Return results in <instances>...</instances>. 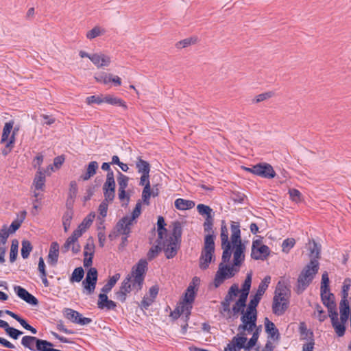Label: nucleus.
Segmentation results:
<instances>
[{"label": "nucleus", "mask_w": 351, "mask_h": 351, "mask_svg": "<svg viewBox=\"0 0 351 351\" xmlns=\"http://www.w3.org/2000/svg\"><path fill=\"white\" fill-rule=\"evenodd\" d=\"M319 262L317 259H311L301 271L298 280L295 292L301 294L312 282L319 270Z\"/></svg>", "instance_id": "obj_1"}, {"label": "nucleus", "mask_w": 351, "mask_h": 351, "mask_svg": "<svg viewBox=\"0 0 351 351\" xmlns=\"http://www.w3.org/2000/svg\"><path fill=\"white\" fill-rule=\"evenodd\" d=\"M247 332H238L237 335L232 337L231 341L228 343L224 351H241L244 349L245 351H251L257 346L258 339L252 335L247 339Z\"/></svg>", "instance_id": "obj_2"}, {"label": "nucleus", "mask_w": 351, "mask_h": 351, "mask_svg": "<svg viewBox=\"0 0 351 351\" xmlns=\"http://www.w3.org/2000/svg\"><path fill=\"white\" fill-rule=\"evenodd\" d=\"M215 235H205L204 239V247L199 257V268L206 270L208 268L209 264L214 258L215 253Z\"/></svg>", "instance_id": "obj_3"}, {"label": "nucleus", "mask_w": 351, "mask_h": 351, "mask_svg": "<svg viewBox=\"0 0 351 351\" xmlns=\"http://www.w3.org/2000/svg\"><path fill=\"white\" fill-rule=\"evenodd\" d=\"M148 263L147 260L141 258L134 265L131 270V278H132V288L137 291L143 288L144 280L147 270Z\"/></svg>", "instance_id": "obj_4"}, {"label": "nucleus", "mask_w": 351, "mask_h": 351, "mask_svg": "<svg viewBox=\"0 0 351 351\" xmlns=\"http://www.w3.org/2000/svg\"><path fill=\"white\" fill-rule=\"evenodd\" d=\"M241 323L237 327L238 332L252 334L259 339L262 332V326L257 325V318L241 319Z\"/></svg>", "instance_id": "obj_5"}, {"label": "nucleus", "mask_w": 351, "mask_h": 351, "mask_svg": "<svg viewBox=\"0 0 351 351\" xmlns=\"http://www.w3.org/2000/svg\"><path fill=\"white\" fill-rule=\"evenodd\" d=\"M98 272L96 268L90 267L86 275L85 279L82 281L84 289L88 295L92 294L95 289L97 282Z\"/></svg>", "instance_id": "obj_6"}, {"label": "nucleus", "mask_w": 351, "mask_h": 351, "mask_svg": "<svg viewBox=\"0 0 351 351\" xmlns=\"http://www.w3.org/2000/svg\"><path fill=\"white\" fill-rule=\"evenodd\" d=\"M261 298L256 296L255 295L250 296V300L246 306V313L243 314V316H241V319H253L257 318V306L261 301Z\"/></svg>", "instance_id": "obj_7"}, {"label": "nucleus", "mask_w": 351, "mask_h": 351, "mask_svg": "<svg viewBox=\"0 0 351 351\" xmlns=\"http://www.w3.org/2000/svg\"><path fill=\"white\" fill-rule=\"evenodd\" d=\"M115 186L114 175L107 173L106 180L103 186L104 195L106 200H114L115 197Z\"/></svg>", "instance_id": "obj_8"}, {"label": "nucleus", "mask_w": 351, "mask_h": 351, "mask_svg": "<svg viewBox=\"0 0 351 351\" xmlns=\"http://www.w3.org/2000/svg\"><path fill=\"white\" fill-rule=\"evenodd\" d=\"M181 243H177L172 241V239H165L161 241V245L167 259L173 258L178 253V250L180 247Z\"/></svg>", "instance_id": "obj_9"}, {"label": "nucleus", "mask_w": 351, "mask_h": 351, "mask_svg": "<svg viewBox=\"0 0 351 351\" xmlns=\"http://www.w3.org/2000/svg\"><path fill=\"white\" fill-rule=\"evenodd\" d=\"M340 313V322L337 317L332 326L333 327L337 335L339 337H343L345 335L346 326V324L348 322L351 313Z\"/></svg>", "instance_id": "obj_10"}, {"label": "nucleus", "mask_w": 351, "mask_h": 351, "mask_svg": "<svg viewBox=\"0 0 351 351\" xmlns=\"http://www.w3.org/2000/svg\"><path fill=\"white\" fill-rule=\"evenodd\" d=\"M14 290L19 298L32 306H37L39 303L38 299L32 294L29 293L25 288L16 285Z\"/></svg>", "instance_id": "obj_11"}, {"label": "nucleus", "mask_w": 351, "mask_h": 351, "mask_svg": "<svg viewBox=\"0 0 351 351\" xmlns=\"http://www.w3.org/2000/svg\"><path fill=\"white\" fill-rule=\"evenodd\" d=\"M255 171H257L258 176L267 179H272L276 175L273 167L267 162L258 163Z\"/></svg>", "instance_id": "obj_12"}, {"label": "nucleus", "mask_w": 351, "mask_h": 351, "mask_svg": "<svg viewBox=\"0 0 351 351\" xmlns=\"http://www.w3.org/2000/svg\"><path fill=\"white\" fill-rule=\"evenodd\" d=\"M290 297V289L285 282L279 281L276 285L274 298H277L280 300L289 302Z\"/></svg>", "instance_id": "obj_13"}, {"label": "nucleus", "mask_w": 351, "mask_h": 351, "mask_svg": "<svg viewBox=\"0 0 351 351\" xmlns=\"http://www.w3.org/2000/svg\"><path fill=\"white\" fill-rule=\"evenodd\" d=\"M134 225V223L130 221V220L125 217H123L116 223L114 229L118 232L119 234L123 236H130L132 230L131 227Z\"/></svg>", "instance_id": "obj_14"}, {"label": "nucleus", "mask_w": 351, "mask_h": 351, "mask_svg": "<svg viewBox=\"0 0 351 351\" xmlns=\"http://www.w3.org/2000/svg\"><path fill=\"white\" fill-rule=\"evenodd\" d=\"M234 251V266H240L245 260V246L242 242L232 244Z\"/></svg>", "instance_id": "obj_15"}, {"label": "nucleus", "mask_w": 351, "mask_h": 351, "mask_svg": "<svg viewBox=\"0 0 351 351\" xmlns=\"http://www.w3.org/2000/svg\"><path fill=\"white\" fill-rule=\"evenodd\" d=\"M290 302L280 300L277 298H273L272 312L277 316L282 315L289 306Z\"/></svg>", "instance_id": "obj_16"}, {"label": "nucleus", "mask_w": 351, "mask_h": 351, "mask_svg": "<svg viewBox=\"0 0 351 351\" xmlns=\"http://www.w3.org/2000/svg\"><path fill=\"white\" fill-rule=\"evenodd\" d=\"M97 306L100 309L115 310L117 303L108 299L107 294L99 293L98 295Z\"/></svg>", "instance_id": "obj_17"}, {"label": "nucleus", "mask_w": 351, "mask_h": 351, "mask_svg": "<svg viewBox=\"0 0 351 351\" xmlns=\"http://www.w3.org/2000/svg\"><path fill=\"white\" fill-rule=\"evenodd\" d=\"M265 330L266 333L268 335V337L273 340H279L280 335L278 329L276 328L275 324L270 321L268 317H265L264 320Z\"/></svg>", "instance_id": "obj_18"}, {"label": "nucleus", "mask_w": 351, "mask_h": 351, "mask_svg": "<svg viewBox=\"0 0 351 351\" xmlns=\"http://www.w3.org/2000/svg\"><path fill=\"white\" fill-rule=\"evenodd\" d=\"M59 244L56 242H52L50 245L49 252L47 257V262L52 266L56 265L59 256Z\"/></svg>", "instance_id": "obj_19"}, {"label": "nucleus", "mask_w": 351, "mask_h": 351, "mask_svg": "<svg viewBox=\"0 0 351 351\" xmlns=\"http://www.w3.org/2000/svg\"><path fill=\"white\" fill-rule=\"evenodd\" d=\"M247 304H243L242 302L236 300L233 304L232 308H230V311L226 312L228 314L227 318H231L232 317H237L238 314H241L243 316V314L246 313Z\"/></svg>", "instance_id": "obj_20"}, {"label": "nucleus", "mask_w": 351, "mask_h": 351, "mask_svg": "<svg viewBox=\"0 0 351 351\" xmlns=\"http://www.w3.org/2000/svg\"><path fill=\"white\" fill-rule=\"evenodd\" d=\"M90 60L97 67L107 66L110 63V58L102 53H94L90 57Z\"/></svg>", "instance_id": "obj_21"}, {"label": "nucleus", "mask_w": 351, "mask_h": 351, "mask_svg": "<svg viewBox=\"0 0 351 351\" xmlns=\"http://www.w3.org/2000/svg\"><path fill=\"white\" fill-rule=\"evenodd\" d=\"M270 249L266 245H262L259 247L254 250V254L251 252V257L254 260H262L264 261L270 254Z\"/></svg>", "instance_id": "obj_22"}, {"label": "nucleus", "mask_w": 351, "mask_h": 351, "mask_svg": "<svg viewBox=\"0 0 351 351\" xmlns=\"http://www.w3.org/2000/svg\"><path fill=\"white\" fill-rule=\"evenodd\" d=\"M172 226L171 236L169 239H172V241H175L177 243H181L182 234L181 223L179 221H175L172 223Z\"/></svg>", "instance_id": "obj_23"}, {"label": "nucleus", "mask_w": 351, "mask_h": 351, "mask_svg": "<svg viewBox=\"0 0 351 351\" xmlns=\"http://www.w3.org/2000/svg\"><path fill=\"white\" fill-rule=\"evenodd\" d=\"M226 278H228L227 276V272L226 269L223 268V263H221L219 265V269L217 271L214 279V285L215 288L219 287Z\"/></svg>", "instance_id": "obj_24"}, {"label": "nucleus", "mask_w": 351, "mask_h": 351, "mask_svg": "<svg viewBox=\"0 0 351 351\" xmlns=\"http://www.w3.org/2000/svg\"><path fill=\"white\" fill-rule=\"evenodd\" d=\"M98 167V162L96 161H92L89 162L86 168V173L82 174L80 178L84 181L89 180L91 177L96 174Z\"/></svg>", "instance_id": "obj_25"}, {"label": "nucleus", "mask_w": 351, "mask_h": 351, "mask_svg": "<svg viewBox=\"0 0 351 351\" xmlns=\"http://www.w3.org/2000/svg\"><path fill=\"white\" fill-rule=\"evenodd\" d=\"M165 226L166 223L164 217L159 216L157 221L158 239L156 240L157 243H159V244H161V241L163 240L164 235L167 234V230Z\"/></svg>", "instance_id": "obj_26"}, {"label": "nucleus", "mask_w": 351, "mask_h": 351, "mask_svg": "<svg viewBox=\"0 0 351 351\" xmlns=\"http://www.w3.org/2000/svg\"><path fill=\"white\" fill-rule=\"evenodd\" d=\"M230 229L232 232L231 240L232 243L235 244L241 242V230L239 222L232 221Z\"/></svg>", "instance_id": "obj_27"}, {"label": "nucleus", "mask_w": 351, "mask_h": 351, "mask_svg": "<svg viewBox=\"0 0 351 351\" xmlns=\"http://www.w3.org/2000/svg\"><path fill=\"white\" fill-rule=\"evenodd\" d=\"M46 178H45V172L39 170L36 172L35 175V178L33 181V184L35 186L36 190L43 191L45 187Z\"/></svg>", "instance_id": "obj_28"}, {"label": "nucleus", "mask_w": 351, "mask_h": 351, "mask_svg": "<svg viewBox=\"0 0 351 351\" xmlns=\"http://www.w3.org/2000/svg\"><path fill=\"white\" fill-rule=\"evenodd\" d=\"M104 101L105 103H107L108 104L112 105V106H121L124 110L128 109V106L126 105V103L124 100H123L121 98L114 97L112 95H106L104 96Z\"/></svg>", "instance_id": "obj_29"}, {"label": "nucleus", "mask_w": 351, "mask_h": 351, "mask_svg": "<svg viewBox=\"0 0 351 351\" xmlns=\"http://www.w3.org/2000/svg\"><path fill=\"white\" fill-rule=\"evenodd\" d=\"M26 215L27 212L25 210L21 211L20 215H18V218L12 222L9 229L8 230L10 234L14 233L21 227L22 223L26 217Z\"/></svg>", "instance_id": "obj_30"}, {"label": "nucleus", "mask_w": 351, "mask_h": 351, "mask_svg": "<svg viewBox=\"0 0 351 351\" xmlns=\"http://www.w3.org/2000/svg\"><path fill=\"white\" fill-rule=\"evenodd\" d=\"M38 338L34 336L26 335L21 339V344L31 351H36Z\"/></svg>", "instance_id": "obj_31"}, {"label": "nucleus", "mask_w": 351, "mask_h": 351, "mask_svg": "<svg viewBox=\"0 0 351 351\" xmlns=\"http://www.w3.org/2000/svg\"><path fill=\"white\" fill-rule=\"evenodd\" d=\"M175 207L178 210H184L193 208L195 206V202L192 200H186L178 198L175 201Z\"/></svg>", "instance_id": "obj_32"}, {"label": "nucleus", "mask_w": 351, "mask_h": 351, "mask_svg": "<svg viewBox=\"0 0 351 351\" xmlns=\"http://www.w3.org/2000/svg\"><path fill=\"white\" fill-rule=\"evenodd\" d=\"M271 281V276H266L263 280L261 282V283L258 285V289L256 291V293H255V295L257 297H259L262 298V296L266 291V290L268 288L269 284Z\"/></svg>", "instance_id": "obj_33"}, {"label": "nucleus", "mask_w": 351, "mask_h": 351, "mask_svg": "<svg viewBox=\"0 0 351 351\" xmlns=\"http://www.w3.org/2000/svg\"><path fill=\"white\" fill-rule=\"evenodd\" d=\"M136 167L139 173H149L150 165L147 161L143 160L141 157H138L136 162Z\"/></svg>", "instance_id": "obj_34"}, {"label": "nucleus", "mask_w": 351, "mask_h": 351, "mask_svg": "<svg viewBox=\"0 0 351 351\" xmlns=\"http://www.w3.org/2000/svg\"><path fill=\"white\" fill-rule=\"evenodd\" d=\"M14 125V121H10L8 122H6L4 125V127L3 128L2 134H1V143H5L9 138V136L11 133V131L13 128Z\"/></svg>", "instance_id": "obj_35"}, {"label": "nucleus", "mask_w": 351, "mask_h": 351, "mask_svg": "<svg viewBox=\"0 0 351 351\" xmlns=\"http://www.w3.org/2000/svg\"><path fill=\"white\" fill-rule=\"evenodd\" d=\"M119 274H116L110 277L108 282L101 288V293L107 294L109 293L112 287L115 285L117 282L119 280Z\"/></svg>", "instance_id": "obj_36"}, {"label": "nucleus", "mask_w": 351, "mask_h": 351, "mask_svg": "<svg viewBox=\"0 0 351 351\" xmlns=\"http://www.w3.org/2000/svg\"><path fill=\"white\" fill-rule=\"evenodd\" d=\"M195 295L196 290L195 286L190 284L185 291L183 301H184L185 303H193L195 300Z\"/></svg>", "instance_id": "obj_37"}, {"label": "nucleus", "mask_w": 351, "mask_h": 351, "mask_svg": "<svg viewBox=\"0 0 351 351\" xmlns=\"http://www.w3.org/2000/svg\"><path fill=\"white\" fill-rule=\"evenodd\" d=\"M53 346L51 342L38 338L36 351H52Z\"/></svg>", "instance_id": "obj_38"}, {"label": "nucleus", "mask_w": 351, "mask_h": 351, "mask_svg": "<svg viewBox=\"0 0 351 351\" xmlns=\"http://www.w3.org/2000/svg\"><path fill=\"white\" fill-rule=\"evenodd\" d=\"M95 217V215L94 213H89L83 219L82 223L78 226L77 228L79 230H81L82 231V232L84 233L86 230V229L88 228L91 226Z\"/></svg>", "instance_id": "obj_39"}, {"label": "nucleus", "mask_w": 351, "mask_h": 351, "mask_svg": "<svg viewBox=\"0 0 351 351\" xmlns=\"http://www.w3.org/2000/svg\"><path fill=\"white\" fill-rule=\"evenodd\" d=\"M21 254L23 258L26 259L29 256L31 252L32 251L33 246L31 242L28 240H23L21 242Z\"/></svg>", "instance_id": "obj_40"}, {"label": "nucleus", "mask_w": 351, "mask_h": 351, "mask_svg": "<svg viewBox=\"0 0 351 351\" xmlns=\"http://www.w3.org/2000/svg\"><path fill=\"white\" fill-rule=\"evenodd\" d=\"M197 210L199 215H203V216L205 215L206 219L213 218V209L210 206L203 204H199L197 206Z\"/></svg>", "instance_id": "obj_41"}, {"label": "nucleus", "mask_w": 351, "mask_h": 351, "mask_svg": "<svg viewBox=\"0 0 351 351\" xmlns=\"http://www.w3.org/2000/svg\"><path fill=\"white\" fill-rule=\"evenodd\" d=\"M234 298H233L230 294L227 293L224 300L221 302V308L219 309V313L223 315L225 312L230 311V302L233 301Z\"/></svg>", "instance_id": "obj_42"}, {"label": "nucleus", "mask_w": 351, "mask_h": 351, "mask_svg": "<svg viewBox=\"0 0 351 351\" xmlns=\"http://www.w3.org/2000/svg\"><path fill=\"white\" fill-rule=\"evenodd\" d=\"M73 210H67L62 216V224L64 232H67L70 228L71 222L73 219Z\"/></svg>", "instance_id": "obj_43"}, {"label": "nucleus", "mask_w": 351, "mask_h": 351, "mask_svg": "<svg viewBox=\"0 0 351 351\" xmlns=\"http://www.w3.org/2000/svg\"><path fill=\"white\" fill-rule=\"evenodd\" d=\"M84 271L82 267H78L75 268L71 277H70V282H80L84 278Z\"/></svg>", "instance_id": "obj_44"}, {"label": "nucleus", "mask_w": 351, "mask_h": 351, "mask_svg": "<svg viewBox=\"0 0 351 351\" xmlns=\"http://www.w3.org/2000/svg\"><path fill=\"white\" fill-rule=\"evenodd\" d=\"M19 252V241L16 239L12 241L10 251V261L14 263L18 256Z\"/></svg>", "instance_id": "obj_45"}, {"label": "nucleus", "mask_w": 351, "mask_h": 351, "mask_svg": "<svg viewBox=\"0 0 351 351\" xmlns=\"http://www.w3.org/2000/svg\"><path fill=\"white\" fill-rule=\"evenodd\" d=\"M132 280H131V276L128 275L125 277L123 281L121 282V285L119 287V290L125 293L126 294L130 293L132 291Z\"/></svg>", "instance_id": "obj_46"}, {"label": "nucleus", "mask_w": 351, "mask_h": 351, "mask_svg": "<svg viewBox=\"0 0 351 351\" xmlns=\"http://www.w3.org/2000/svg\"><path fill=\"white\" fill-rule=\"evenodd\" d=\"M221 245H225L227 244H232L228 241V231L224 220L221 221Z\"/></svg>", "instance_id": "obj_47"}, {"label": "nucleus", "mask_w": 351, "mask_h": 351, "mask_svg": "<svg viewBox=\"0 0 351 351\" xmlns=\"http://www.w3.org/2000/svg\"><path fill=\"white\" fill-rule=\"evenodd\" d=\"M223 250L221 260L223 264L229 262L232 254V244L221 245Z\"/></svg>", "instance_id": "obj_48"}, {"label": "nucleus", "mask_w": 351, "mask_h": 351, "mask_svg": "<svg viewBox=\"0 0 351 351\" xmlns=\"http://www.w3.org/2000/svg\"><path fill=\"white\" fill-rule=\"evenodd\" d=\"M141 214V202L138 200L135 206V208H134L132 215L131 216H124L125 217H127L130 221L133 222L134 223H136V219L138 218Z\"/></svg>", "instance_id": "obj_49"}, {"label": "nucleus", "mask_w": 351, "mask_h": 351, "mask_svg": "<svg viewBox=\"0 0 351 351\" xmlns=\"http://www.w3.org/2000/svg\"><path fill=\"white\" fill-rule=\"evenodd\" d=\"M6 334L11 337L13 339H18L19 337L23 334V332L14 328L13 327H11L9 326L8 324H7V326L4 328Z\"/></svg>", "instance_id": "obj_50"}, {"label": "nucleus", "mask_w": 351, "mask_h": 351, "mask_svg": "<svg viewBox=\"0 0 351 351\" xmlns=\"http://www.w3.org/2000/svg\"><path fill=\"white\" fill-rule=\"evenodd\" d=\"M161 244L158 243V245L152 246L148 251L147 254V260L151 261L154 259L159 254V252L162 250V247H160Z\"/></svg>", "instance_id": "obj_51"}, {"label": "nucleus", "mask_w": 351, "mask_h": 351, "mask_svg": "<svg viewBox=\"0 0 351 351\" xmlns=\"http://www.w3.org/2000/svg\"><path fill=\"white\" fill-rule=\"evenodd\" d=\"M117 182L119 184V189H125L128 187L129 178L118 171Z\"/></svg>", "instance_id": "obj_52"}, {"label": "nucleus", "mask_w": 351, "mask_h": 351, "mask_svg": "<svg viewBox=\"0 0 351 351\" xmlns=\"http://www.w3.org/2000/svg\"><path fill=\"white\" fill-rule=\"evenodd\" d=\"M321 300L324 306L325 304L332 306L331 302L335 303V295L333 293H330V291L324 293L321 292Z\"/></svg>", "instance_id": "obj_53"}, {"label": "nucleus", "mask_w": 351, "mask_h": 351, "mask_svg": "<svg viewBox=\"0 0 351 351\" xmlns=\"http://www.w3.org/2000/svg\"><path fill=\"white\" fill-rule=\"evenodd\" d=\"M330 280L328 278V274L327 271H324L322 276V282H321V292H328L330 291L329 287Z\"/></svg>", "instance_id": "obj_54"}, {"label": "nucleus", "mask_w": 351, "mask_h": 351, "mask_svg": "<svg viewBox=\"0 0 351 351\" xmlns=\"http://www.w3.org/2000/svg\"><path fill=\"white\" fill-rule=\"evenodd\" d=\"M332 306L325 304V306L328 308V316L331 320V324L332 325L336 319L338 317V313L336 308V304L331 302Z\"/></svg>", "instance_id": "obj_55"}, {"label": "nucleus", "mask_w": 351, "mask_h": 351, "mask_svg": "<svg viewBox=\"0 0 351 351\" xmlns=\"http://www.w3.org/2000/svg\"><path fill=\"white\" fill-rule=\"evenodd\" d=\"M64 316L66 319L75 324L77 317H79V312L71 308H66L64 311Z\"/></svg>", "instance_id": "obj_56"}, {"label": "nucleus", "mask_w": 351, "mask_h": 351, "mask_svg": "<svg viewBox=\"0 0 351 351\" xmlns=\"http://www.w3.org/2000/svg\"><path fill=\"white\" fill-rule=\"evenodd\" d=\"M111 77H112L111 74H108L104 72H101V73L97 74L95 76V78L97 82L103 83L104 84H107L109 82H111Z\"/></svg>", "instance_id": "obj_57"}, {"label": "nucleus", "mask_w": 351, "mask_h": 351, "mask_svg": "<svg viewBox=\"0 0 351 351\" xmlns=\"http://www.w3.org/2000/svg\"><path fill=\"white\" fill-rule=\"evenodd\" d=\"M94 252H95V245L93 243V241L92 239H88V242L84 246V256H94Z\"/></svg>", "instance_id": "obj_58"}, {"label": "nucleus", "mask_w": 351, "mask_h": 351, "mask_svg": "<svg viewBox=\"0 0 351 351\" xmlns=\"http://www.w3.org/2000/svg\"><path fill=\"white\" fill-rule=\"evenodd\" d=\"M295 243V240L293 238H288L283 241L282 244V252L289 253L290 250L293 247Z\"/></svg>", "instance_id": "obj_59"}, {"label": "nucleus", "mask_w": 351, "mask_h": 351, "mask_svg": "<svg viewBox=\"0 0 351 351\" xmlns=\"http://www.w3.org/2000/svg\"><path fill=\"white\" fill-rule=\"evenodd\" d=\"M152 195L150 184H147L144 187L142 192V199L145 204H149V199Z\"/></svg>", "instance_id": "obj_60"}, {"label": "nucleus", "mask_w": 351, "mask_h": 351, "mask_svg": "<svg viewBox=\"0 0 351 351\" xmlns=\"http://www.w3.org/2000/svg\"><path fill=\"white\" fill-rule=\"evenodd\" d=\"M213 223H214L213 218L205 219V221L203 223V227H204V231L205 232L208 233L206 235H209V234L215 235L214 231L213 230Z\"/></svg>", "instance_id": "obj_61"}, {"label": "nucleus", "mask_w": 351, "mask_h": 351, "mask_svg": "<svg viewBox=\"0 0 351 351\" xmlns=\"http://www.w3.org/2000/svg\"><path fill=\"white\" fill-rule=\"evenodd\" d=\"M252 285V274H247L244 282H243L241 285V289H240V291H244L247 293H250V289Z\"/></svg>", "instance_id": "obj_62"}, {"label": "nucleus", "mask_w": 351, "mask_h": 351, "mask_svg": "<svg viewBox=\"0 0 351 351\" xmlns=\"http://www.w3.org/2000/svg\"><path fill=\"white\" fill-rule=\"evenodd\" d=\"M274 95H275V93L273 91H268V92H265V93L259 94L253 99V102L254 103H259V102L263 101L266 99H268L272 97L273 96H274Z\"/></svg>", "instance_id": "obj_63"}, {"label": "nucleus", "mask_w": 351, "mask_h": 351, "mask_svg": "<svg viewBox=\"0 0 351 351\" xmlns=\"http://www.w3.org/2000/svg\"><path fill=\"white\" fill-rule=\"evenodd\" d=\"M78 191V187L77 182L75 180H73L69 184V191L68 194V197L69 199H75L77 197Z\"/></svg>", "instance_id": "obj_64"}]
</instances>
